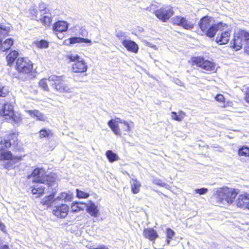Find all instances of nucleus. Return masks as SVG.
<instances>
[{
	"instance_id": "obj_1",
	"label": "nucleus",
	"mask_w": 249,
	"mask_h": 249,
	"mask_svg": "<svg viewBox=\"0 0 249 249\" xmlns=\"http://www.w3.org/2000/svg\"><path fill=\"white\" fill-rule=\"evenodd\" d=\"M238 195L236 189L227 186L220 187L213 195L211 198V203L215 206L222 207L226 202L231 204Z\"/></svg>"
},
{
	"instance_id": "obj_2",
	"label": "nucleus",
	"mask_w": 249,
	"mask_h": 249,
	"mask_svg": "<svg viewBox=\"0 0 249 249\" xmlns=\"http://www.w3.org/2000/svg\"><path fill=\"white\" fill-rule=\"evenodd\" d=\"M198 32L200 29V34L206 36L210 38L215 36L218 30L216 24L212 23V17L209 16H205L201 18L198 23Z\"/></svg>"
},
{
	"instance_id": "obj_3",
	"label": "nucleus",
	"mask_w": 249,
	"mask_h": 249,
	"mask_svg": "<svg viewBox=\"0 0 249 249\" xmlns=\"http://www.w3.org/2000/svg\"><path fill=\"white\" fill-rule=\"evenodd\" d=\"M231 46L235 51L240 50L244 46L246 52V47H249V31L240 29L234 34L231 42Z\"/></svg>"
},
{
	"instance_id": "obj_4",
	"label": "nucleus",
	"mask_w": 249,
	"mask_h": 249,
	"mask_svg": "<svg viewBox=\"0 0 249 249\" xmlns=\"http://www.w3.org/2000/svg\"><path fill=\"white\" fill-rule=\"evenodd\" d=\"M30 177L33 178V182L44 184L49 186L53 185L56 181L55 178L53 175H46L43 168H35Z\"/></svg>"
},
{
	"instance_id": "obj_5",
	"label": "nucleus",
	"mask_w": 249,
	"mask_h": 249,
	"mask_svg": "<svg viewBox=\"0 0 249 249\" xmlns=\"http://www.w3.org/2000/svg\"><path fill=\"white\" fill-rule=\"evenodd\" d=\"M189 63L194 69H201L211 72H214L216 71L215 63L208 59H205L203 56L192 57Z\"/></svg>"
},
{
	"instance_id": "obj_6",
	"label": "nucleus",
	"mask_w": 249,
	"mask_h": 249,
	"mask_svg": "<svg viewBox=\"0 0 249 249\" xmlns=\"http://www.w3.org/2000/svg\"><path fill=\"white\" fill-rule=\"evenodd\" d=\"M118 119L116 121L109 120L107 123L108 126L116 135L122 137L128 134L131 131L130 124L126 121Z\"/></svg>"
},
{
	"instance_id": "obj_7",
	"label": "nucleus",
	"mask_w": 249,
	"mask_h": 249,
	"mask_svg": "<svg viewBox=\"0 0 249 249\" xmlns=\"http://www.w3.org/2000/svg\"><path fill=\"white\" fill-rule=\"evenodd\" d=\"M15 69L21 75L29 76L36 73L32 62L30 60L22 57L17 59Z\"/></svg>"
},
{
	"instance_id": "obj_8",
	"label": "nucleus",
	"mask_w": 249,
	"mask_h": 249,
	"mask_svg": "<svg viewBox=\"0 0 249 249\" xmlns=\"http://www.w3.org/2000/svg\"><path fill=\"white\" fill-rule=\"evenodd\" d=\"M25 156H14L10 151L5 150L2 147H0V161H9L3 164V167L6 169H10L13 164L21 161Z\"/></svg>"
},
{
	"instance_id": "obj_9",
	"label": "nucleus",
	"mask_w": 249,
	"mask_h": 249,
	"mask_svg": "<svg viewBox=\"0 0 249 249\" xmlns=\"http://www.w3.org/2000/svg\"><path fill=\"white\" fill-rule=\"evenodd\" d=\"M153 13L158 19L163 22H166L174 15V10L171 5L164 4L155 10Z\"/></svg>"
},
{
	"instance_id": "obj_10",
	"label": "nucleus",
	"mask_w": 249,
	"mask_h": 249,
	"mask_svg": "<svg viewBox=\"0 0 249 249\" xmlns=\"http://www.w3.org/2000/svg\"><path fill=\"white\" fill-rule=\"evenodd\" d=\"M0 116L4 117L6 119L11 120L15 123H18L21 121V117L19 114L15 113L12 105L7 103L3 104Z\"/></svg>"
},
{
	"instance_id": "obj_11",
	"label": "nucleus",
	"mask_w": 249,
	"mask_h": 249,
	"mask_svg": "<svg viewBox=\"0 0 249 249\" xmlns=\"http://www.w3.org/2000/svg\"><path fill=\"white\" fill-rule=\"evenodd\" d=\"M57 93L64 94L70 92L71 89L66 84L62 76L53 75L52 87Z\"/></svg>"
},
{
	"instance_id": "obj_12",
	"label": "nucleus",
	"mask_w": 249,
	"mask_h": 249,
	"mask_svg": "<svg viewBox=\"0 0 249 249\" xmlns=\"http://www.w3.org/2000/svg\"><path fill=\"white\" fill-rule=\"evenodd\" d=\"M172 24L174 25L181 27L184 29L191 30L195 27V23L186 17L180 15L174 17L171 20Z\"/></svg>"
},
{
	"instance_id": "obj_13",
	"label": "nucleus",
	"mask_w": 249,
	"mask_h": 249,
	"mask_svg": "<svg viewBox=\"0 0 249 249\" xmlns=\"http://www.w3.org/2000/svg\"><path fill=\"white\" fill-rule=\"evenodd\" d=\"M18 134L16 132H10L6 135V138L0 142V144H4V146L9 148L12 146L18 147L19 141L18 139Z\"/></svg>"
},
{
	"instance_id": "obj_14",
	"label": "nucleus",
	"mask_w": 249,
	"mask_h": 249,
	"mask_svg": "<svg viewBox=\"0 0 249 249\" xmlns=\"http://www.w3.org/2000/svg\"><path fill=\"white\" fill-rule=\"evenodd\" d=\"M69 212V206L62 203L55 206L52 211L53 215L58 218L63 219L67 217Z\"/></svg>"
},
{
	"instance_id": "obj_15",
	"label": "nucleus",
	"mask_w": 249,
	"mask_h": 249,
	"mask_svg": "<svg viewBox=\"0 0 249 249\" xmlns=\"http://www.w3.org/2000/svg\"><path fill=\"white\" fill-rule=\"evenodd\" d=\"M39 10L41 13L43 12V15L49 14L50 16L42 15V14H41V17L38 19H36V20L41 23V24L45 27H50L53 21V18L51 16V14L50 12L49 9L45 6L42 9H40Z\"/></svg>"
},
{
	"instance_id": "obj_16",
	"label": "nucleus",
	"mask_w": 249,
	"mask_h": 249,
	"mask_svg": "<svg viewBox=\"0 0 249 249\" xmlns=\"http://www.w3.org/2000/svg\"><path fill=\"white\" fill-rule=\"evenodd\" d=\"M88 68L87 63L83 59H80L72 64L71 70L73 73H82L86 72Z\"/></svg>"
},
{
	"instance_id": "obj_17",
	"label": "nucleus",
	"mask_w": 249,
	"mask_h": 249,
	"mask_svg": "<svg viewBox=\"0 0 249 249\" xmlns=\"http://www.w3.org/2000/svg\"><path fill=\"white\" fill-rule=\"evenodd\" d=\"M144 237L151 241L153 243H155L156 240L159 237V235L153 228H147L143 230L142 232Z\"/></svg>"
},
{
	"instance_id": "obj_18",
	"label": "nucleus",
	"mask_w": 249,
	"mask_h": 249,
	"mask_svg": "<svg viewBox=\"0 0 249 249\" xmlns=\"http://www.w3.org/2000/svg\"><path fill=\"white\" fill-rule=\"evenodd\" d=\"M231 30H227L217 34L215 41L219 45L226 44L229 41L231 36Z\"/></svg>"
},
{
	"instance_id": "obj_19",
	"label": "nucleus",
	"mask_w": 249,
	"mask_h": 249,
	"mask_svg": "<svg viewBox=\"0 0 249 249\" xmlns=\"http://www.w3.org/2000/svg\"><path fill=\"white\" fill-rule=\"evenodd\" d=\"M68 23L63 20H58L53 25V30L56 34L62 33L67 30Z\"/></svg>"
},
{
	"instance_id": "obj_20",
	"label": "nucleus",
	"mask_w": 249,
	"mask_h": 249,
	"mask_svg": "<svg viewBox=\"0 0 249 249\" xmlns=\"http://www.w3.org/2000/svg\"><path fill=\"white\" fill-rule=\"evenodd\" d=\"M53 75H52L47 78H43L38 82L39 87L43 90L49 91V86L52 87V83L53 82Z\"/></svg>"
},
{
	"instance_id": "obj_21",
	"label": "nucleus",
	"mask_w": 249,
	"mask_h": 249,
	"mask_svg": "<svg viewBox=\"0 0 249 249\" xmlns=\"http://www.w3.org/2000/svg\"><path fill=\"white\" fill-rule=\"evenodd\" d=\"M122 44L129 52L137 53L138 51L139 47L134 41L124 39L122 41Z\"/></svg>"
},
{
	"instance_id": "obj_22",
	"label": "nucleus",
	"mask_w": 249,
	"mask_h": 249,
	"mask_svg": "<svg viewBox=\"0 0 249 249\" xmlns=\"http://www.w3.org/2000/svg\"><path fill=\"white\" fill-rule=\"evenodd\" d=\"M55 192H52L51 194L46 196L41 201L40 204L43 206L50 208L52 206L53 202L54 200Z\"/></svg>"
},
{
	"instance_id": "obj_23",
	"label": "nucleus",
	"mask_w": 249,
	"mask_h": 249,
	"mask_svg": "<svg viewBox=\"0 0 249 249\" xmlns=\"http://www.w3.org/2000/svg\"><path fill=\"white\" fill-rule=\"evenodd\" d=\"M27 112L30 117L36 119L37 121H45L46 120L44 115L38 110H29L27 111Z\"/></svg>"
},
{
	"instance_id": "obj_24",
	"label": "nucleus",
	"mask_w": 249,
	"mask_h": 249,
	"mask_svg": "<svg viewBox=\"0 0 249 249\" xmlns=\"http://www.w3.org/2000/svg\"><path fill=\"white\" fill-rule=\"evenodd\" d=\"M249 201V195L241 194L240 195L237 199V205L238 207L243 208L244 207H247V205Z\"/></svg>"
},
{
	"instance_id": "obj_25",
	"label": "nucleus",
	"mask_w": 249,
	"mask_h": 249,
	"mask_svg": "<svg viewBox=\"0 0 249 249\" xmlns=\"http://www.w3.org/2000/svg\"><path fill=\"white\" fill-rule=\"evenodd\" d=\"M14 39L12 38H8L3 42L0 40V51L5 52L9 50L13 46Z\"/></svg>"
},
{
	"instance_id": "obj_26",
	"label": "nucleus",
	"mask_w": 249,
	"mask_h": 249,
	"mask_svg": "<svg viewBox=\"0 0 249 249\" xmlns=\"http://www.w3.org/2000/svg\"><path fill=\"white\" fill-rule=\"evenodd\" d=\"M31 192L36 197H40L45 194V187L38 185L34 186L31 187Z\"/></svg>"
},
{
	"instance_id": "obj_27",
	"label": "nucleus",
	"mask_w": 249,
	"mask_h": 249,
	"mask_svg": "<svg viewBox=\"0 0 249 249\" xmlns=\"http://www.w3.org/2000/svg\"><path fill=\"white\" fill-rule=\"evenodd\" d=\"M86 211L91 216L96 217L99 215L97 206L94 203L91 202L87 207Z\"/></svg>"
},
{
	"instance_id": "obj_28",
	"label": "nucleus",
	"mask_w": 249,
	"mask_h": 249,
	"mask_svg": "<svg viewBox=\"0 0 249 249\" xmlns=\"http://www.w3.org/2000/svg\"><path fill=\"white\" fill-rule=\"evenodd\" d=\"M18 56V51L15 50L11 51L6 56L7 65L11 66Z\"/></svg>"
},
{
	"instance_id": "obj_29",
	"label": "nucleus",
	"mask_w": 249,
	"mask_h": 249,
	"mask_svg": "<svg viewBox=\"0 0 249 249\" xmlns=\"http://www.w3.org/2000/svg\"><path fill=\"white\" fill-rule=\"evenodd\" d=\"M132 183L131 184V192L133 194H138L140 191L142 184L137 178H132Z\"/></svg>"
},
{
	"instance_id": "obj_30",
	"label": "nucleus",
	"mask_w": 249,
	"mask_h": 249,
	"mask_svg": "<svg viewBox=\"0 0 249 249\" xmlns=\"http://www.w3.org/2000/svg\"><path fill=\"white\" fill-rule=\"evenodd\" d=\"M69 41V44H75L77 43H91V41L90 39L88 38H84L81 37H72L67 39Z\"/></svg>"
},
{
	"instance_id": "obj_31",
	"label": "nucleus",
	"mask_w": 249,
	"mask_h": 249,
	"mask_svg": "<svg viewBox=\"0 0 249 249\" xmlns=\"http://www.w3.org/2000/svg\"><path fill=\"white\" fill-rule=\"evenodd\" d=\"M172 119L178 122L181 121L186 116V114L183 111H179L178 114L175 111H172L171 113Z\"/></svg>"
},
{
	"instance_id": "obj_32",
	"label": "nucleus",
	"mask_w": 249,
	"mask_h": 249,
	"mask_svg": "<svg viewBox=\"0 0 249 249\" xmlns=\"http://www.w3.org/2000/svg\"><path fill=\"white\" fill-rule=\"evenodd\" d=\"M86 203L81 202H74L71 205L72 212H78L84 210V206Z\"/></svg>"
},
{
	"instance_id": "obj_33",
	"label": "nucleus",
	"mask_w": 249,
	"mask_h": 249,
	"mask_svg": "<svg viewBox=\"0 0 249 249\" xmlns=\"http://www.w3.org/2000/svg\"><path fill=\"white\" fill-rule=\"evenodd\" d=\"M106 156L109 162L112 163L119 160L118 155L110 150L106 152Z\"/></svg>"
},
{
	"instance_id": "obj_34",
	"label": "nucleus",
	"mask_w": 249,
	"mask_h": 249,
	"mask_svg": "<svg viewBox=\"0 0 249 249\" xmlns=\"http://www.w3.org/2000/svg\"><path fill=\"white\" fill-rule=\"evenodd\" d=\"M73 197L72 194H69L67 192H61L59 195L56 197V199L58 200L66 201H70Z\"/></svg>"
},
{
	"instance_id": "obj_35",
	"label": "nucleus",
	"mask_w": 249,
	"mask_h": 249,
	"mask_svg": "<svg viewBox=\"0 0 249 249\" xmlns=\"http://www.w3.org/2000/svg\"><path fill=\"white\" fill-rule=\"evenodd\" d=\"M39 137L42 139L43 138H48L53 136V133L50 129L46 128L41 129L39 132Z\"/></svg>"
},
{
	"instance_id": "obj_36",
	"label": "nucleus",
	"mask_w": 249,
	"mask_h": 249,
	"mask_svg": "<svg viewBox=\"0 0 249 249\" xmlns=\"http://www.w3.org/2000/svg\"><path fill=\"white\" fill-rule=\"evenodd\" d=\"M11 29L9 25L3 23L0 24V37L7 36L9 35Z\"/></svg>"
},
{
	"instance_id": "obj_37",
	"label": "nucleus",
	"mask_w": 249,
	"mask_h": 249,
	"mask_svg": "<svg viewBox=\"0 0 249 249\" xmlns=\"http://www.w3.org/2000/svg\"><path fill=\"white\" fill-rule=\"evenodd\" d=\"M175 235V232L171 228H167L166 229V244L169 245L170 242L173 239V237Z\"/></svg>"
},
{
	"instance_id": "obj_38",
	"label": "nucleus",
	"mask_w": 249,
	"mask_h": 249,
	"mask_svg": "<svg viewBox=\"0 0 249 249\" xmlns=\"http://www.w3.org/2000/svg\"><path fill=\"white\" fill-rule=\"evenodd\" d=\"M66 58L68 60L69 63H74L81 59L80 56L78 54L71 53V52L66 55Z\"/></svg>"
},
{
	"instance_id": "obj_39",
	"label": "nucleus",
	"mask_w": 249,
	"mask_h": 249,
	"mask_svg": "<svg viewBox=\"0 0 249 249\" xmlns=\"http://www.w3.org/2000/svg\"><path fill=\"white\" fill-rule=\"evenodd\" d=\"M238 154L240 157H249V147L246 145L241 146L238 149Z\"/></svg>"
},
{
	"instance_id": "obj_40",
	"label": "nucleus",
	"mask_w": 249,
	"mask_h": 249,
	"mask_svg": "<svg viewBox=\"0 0 249 249\" xmlns=\"http://www.w3.org/2000/svg\"><path fill=\"white\" fill-rule=\"evenodd\" d=\"M34 44L35 46L40 49H44V48H47L48 47L49 43V42L45 40V39H41L39 41H36L34 42Z\"/></svg>"
},
{
	"instance_id": "obj_41",
	"label": "nucleus",
	"mask_w": 249,
	"mask_h": 249,
	"mask_svg": "<svg viewBox=\"0 0 249 249\" xmlns=\"http://www.w3.org/2000/svg\"><path fill=\"white\" fill-rule=\"evenodd\" d=\"M242 91L244 94V100L249 105V87L244 85L242 89Z\"/></svg>"
},
{
	"instance_id": "obj_42",
	"label": "nucleus",
	"mask_w": 249,
	"mask_h": 249,
	"mask_svg": "<svg viewBox=\"0 0 249 249\" xmlns=\"http://www.w3.org/2000/svg\"><path fill=\"white\" fill-rule=\"evenodd\" d=\"M76 197L80 199L87 198L89 196V194L88 193L84 192L83 191L80 190L78 189H76Z\"/></svg>"
},
{
	"instance_id": "obj_43",
	"label": "nucleus",
	"mask_w": 249,
	"mask_h": 249,
	"mask_svg": "<svg viewBox=\"0 0 249 249\" xmlns=\"http://www.w3.org/2000/svg\"><path fill=\"white\" fill-rule=\"evenodd\" d=\"M215 99L216 101L222 103H224L226 100L224 96L222 94H217L215 97Z\"/></svg>"
},
{
	"instance_id": "obj_44",
	"label": "nucleus",
	"mask_w": 249,
	"mask_h": 249,
	"mask_svg": "<svg viewBox=\"0 0 249 249\" xmlns=\"http://www.w3.org/2000/svg\"><path fill=\"white\" fill-rule=\"evenodd\" d=\"M208 191V189L205 188H201L200 189H196L195 190V192L197 194H199L200 195H204L207 193Z\"/></svg>"
},
{
	"instance_id": "obj_45",
	"label": "nucleus",
	"mask_w": 249,
	"mask_h": 249,
	"mask_svg": "<svg viewBox=\"0 0 249 249\" xmlns=\"http://www.w3.org/2000/svg\"><path fill=\"white\" fill-rule=\"evenodd\" d=\"M8 93V90L3 86H0V97H5Z\"/></svg>"
},
{
	"instance_id": "obj_46",
	"label": "nucleus",
	"mask_w": 249,
	"mask_h": 249,
	"mask_svg": "<svg viewBox=\"0 0 249 249\" xmlns=\"http://www.w3.org/2000/svg\"><path fill=\"white\" fill-rule=\"evenodd\" d=\"M90 249H109L105 245H101L97 248H94Z\"/></svg>"
},
{
	"instance_id": "obj_47",
	"label": "nucleus",
	"mask_w": 249,
	"mask_h": 249,
	"mask_svg": "<svg viewBox=\"0 0 249 249\" xmlns=\"http://www.w3.org/2000/svg\"><path fill=\"white\" fill-rule=\"evenodd\" d=\"M0 230L2 231L3 232H5V225L0 221Z\"/></svg>"
},
{
	"instance_id": "obj_48",
	"label": "nucleus",
	"mask_w": 249,
	"mask_h": 249,
	"mask_svg": "<svg viewBox=\"0 0 249 249\" xmlns=\"http://www.w3.org/2000/svg\"><path fill=\"white\" fill-rule=\"evenodd\" d=\"M157 184L161 187H164L166 185V184L164 182H158Z\"/></svg>"
},
{
	"instance_id": "obj_49",
	"label": "nucleus",
	"mask_w": 249,
	"mask_h": 249,
	"mask_svg": "<svg viewBox=\"0 0 249 249\" xmlns=\"http://www.w3.org/2000/svg\"><path fill=\"white\" fill-rule=\"evenodd\" d=\"M0 249H9L8 246L6 245H3Z\"/></svg>"
},
{
	"instance_id": "obj_50",
	"label": "nucleus",
	"mask_w": 249,
	"mask_h": 249,
	"mask_svg": "<svg viewBox=\"0 0 249 249\" xmlns=\"http://www.w3.org/2000/svg\"><path fill=\"white\" fill-rule=\"evenodd\" d=\"M246 52L249 54V47H246Z\"/></svg>"
},
{
	"instance_id": "obj_51",
	"label": "nucleus",
	"mask_w": 249,
	"mask_h": 249,
	"mask_svg": "<svg viewBox=\"0 0 249 249\" xmlns=\"http://www.w3.org/2000/svg\"><path fill=\"white\" fill-rule=\"evenodd\" d=\"M247 207H248V208H249V203H248V205H247Z\"/></svg>"
}]
</instances>
